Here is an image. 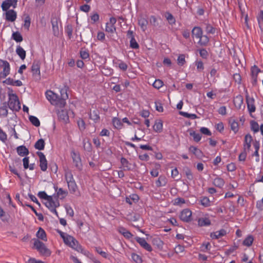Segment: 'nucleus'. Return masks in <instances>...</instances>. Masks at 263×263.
Masks as SVG:
<instances>
[{
  "label": "nucleus",
  "mask_w": 263,
  "mask_h": 263,
  "mask_svg": "<svg viewBox=\"0 0 263 263\" xmlns=\"http://www.w3.org/2000/svg\"><path fill=\"white\" fill-rule=\"evenodd\" d=\"M46 97L52 105L57 106L60 108L64 107L63 105L60 104L61 98L60 96L52 91L47 90L46 92Z\"/></svg>",
  "instance_id": "1"
},
{
  "label": "nucleus",
  "mask_w": 263,
  "mask_h": 263,
  "mask_svg": "<svg viewBox=\"0 0 263 263\" xmlns=\"http://www.w3.org/2000/svg\"><path fill=\"white\" fill-rule=\"evenodd\" d=\"M63 241L65 244L71 247L78 252H82V247L79 245L78 241L72 236L67 234Z\"/></svg>",
  "instance_id": "2"
},
{
  "label": "nucleus",
  "mask_w": 263,
  "mask_h": 263,
  "mask_svg": "<svg viewBox=\"0 0 263 263\" xmlns=\"http://www.w3.org/2000/svg\"><path fill=\"white\" fill-rule=\"evenodd\" d=\"M8 105L13 110H18L21 108L20 103L17 96L15 94H9Z\"/></svg>",
  "instance_id": "3"
},
{
  "label": "nucleus",
  "mask_w": 263,
  "mask_h": 263,
  "mask_svg": "<svg viewBox=\"0 0 263 263\" xmlns=\"http://www.w3.org/2000/svg\"><path fill=\"white\" fill-rule=\"evenodd\" d=\"M34 248L42 254L49 256L51 254L50 251L46 247L45 244L38 240L35 239L33 243Z\"/></svg>",
  "instance_id": "4"
},
{
  "label": "nucleus",
  "mask_w": 263,
  "mask_h": 263,
  "mask_svg": "<svg viewBox=\"0 0 263 263\" xmlns=\"http://www.w3.org/2000/svg\"><path fill=\"white\" fill-rule=\"evenodd\" d=\"M0 67L3 68L0 72V78H5L10 73V64L7 61L0 59Z\"/></svg>",
  "instance_id": "5"
},
{
  "label": "nucleus",
  "mask_w": 263,
  "mask_h": 263,
  "mask_svg": "<svg viewBox=\"0 0 263 263\" xmlns=\"http://www.w3.org/2000/svg\"><path fill=\"white\" fill-rule=\"evenodd\" d=\"M246 102L247 104V107L248 110L250 114L254 112L255 111L256 107L254 105V99L253 98H250L249 96L248 92L247 90L246 91Z\"/></svg>",
  "instance_id": "6"
},
{
  "label": "nucleus",
  "mask_w": 263,
  "mask_h": 263,
  "mask_svg": "<svg viewBox=\"0 0 263 263\" xmlns=\"http://www.w3.org/2000/svg\"><path fill=\"white\" fill-rule=\"evenodd\" d=\"M192 212L188 209L183 210L180 214V219L184 222H189L191 220Z\"/></svg>",
  "instance_id": "7"
},
{
  "label": "nucleus",
  "mask_w": 263,
  "mask_h": 263,
  "mask_svg": "<svg viewBox=\"0 0 263 263\" xmlns=\"http://www.w3.org/2000/svg\"><path fill=\"white\" fill-rule=\"evenodd\" d=\"M36 154L40 158V166L43 171H46L47 168V161L44 154L40 152H37Z\"/></svg>",
  "instance_id": "8"
},
{
  "label": "nucleus",
  "mask_w": 263,
  "mask_h": 263,
  "mask_svg": "<svg viewBox=\"0 0 263 263\" xmlns=\"http://www.w3.org/2000/svg\"><path fill=\"white\" fill-rule=\"evenodd\" d=\"M127 37L130 39V47L133 49H138L139 46L136 42L134 35V32L129 30L127 32Z\"/></svg>",
  "instance_id": "9"
},
{
  "label": "nucleus",
  "mask_w": 263,
  "mask_h": 263,
  "mask_svg": "<svg viewBox=\"0 0 263 263\" xmlns=\"http://www.w3.org/2000/svg\"><path fill=\"white\" fill-rule=\"evenodd\" d=\"M71 156L73 160V162L74 164L76 167L79 170L81 169L82 167V164L81 158L79 154L76 153L74 151H72L71 153Z\"/></svg>",
  "instance_id": "10"
},
{
  "label": "nucleus",
  "mask_w": 263,
  "mask_h": 263,
  "mask_svg": "<svg viewBox=\"0 0 263 263\" xmlns=\"http://www.w3.org/2000/svg\"><path fill=\"white\" fill-rule=\"evenodd\" d=\"M17 0H6L2 4V8L3 11H7L10 6H13L14 8H16Z\"/></svg>",
  "instance_id": "11"
},
{
  "label": "nucleus",
  "mask_w": 263,
  "mask_h": 263,
  "mask_svg": "<svg viewBox=\"0 0 263 263\" xmlns=\"http://www.w3.org/2000/svg\"><path fill=\"white\" fill-rule=\"evenodd\" d=\"M260 72V69L257 66L254 65L251 68L252 83L255 85L257 83V78L258 73Z\"/></svg>",
  "instance_id": "12"
},
{
  "label": "nucleus",
  "mask_w": 263,
  "mask_h": 263,
  "mask_svg": "<svg viewBox=\"0 0 263 263\" xmlns=\"http://www.w3.org/2000/svg\"><path fill=\"white\" fill-rule=\"evenodd\" d=\"M67 90L68 87L66 86H64L60 90L61 95L60 96L61 98V105H63L64 106L66 104V100L68 99V96L67 94Z\"/></svg>",
  "instance_id": "13"
},
{
  "label": "nucleus",
  "mask_w": 263,
  "mask_h": 263,
  "mask_svg": "<svg viewBox=\"0 0 263 263\" xmlns=\"http://www.w3.org/2000/svg\"><path fill=\"white\" fill-rule=\"evenodd\" d=\"M40 61H34L31 66V72L33 76H40Z\"/></svg>",
  "instance_id": "14"
},
{
  "label": "nucleus",
  "mask_w": 263,
  "mask_h": 263,
  "mask_svg": "<svg viewBox=\"0 0 263 263\" xmlns=\"http://www.w3.org/2000/svg\"><path fill=\"white\" fill-rule=\"evenodd\" d=\"M137 241L147 251L151 252L152 251V248L145 240L144 238L138 237L136 239Z\"/></svg>",
  "instance_id": "15"
},
{
  "label": "nucleus",
  "mask_w": 263,
  "mask_h": 263,
  "mask_svg": "<svg viewBox=\"0 0 263 263\" xmlns=\"http://www.w3.org/2000/svg\"><path fill=\"white\" fill-rule=\"evenodd\" d=\"M189 150L198 159H201L203 156L202 151L196 147L191 146Z\"/></svg>",
  "instance_id": "16"
},
{
  "label": "nucleus",
  "mask_w": 263,
  "mask_h": 263,
  "mask_svg": "<svg viewBox=\"0 0 263 263\" xmlns=\"http://www.w3.org/2000/svg\"><path fill=\"white\" fill-rule=\"evenodd\" d=\"M243 97L241 95H238L234 98L233 103L237 109H240L243 105Z\"/></svg>",
  "instance_id": "17"
},
{
  "label": "nucleus",
  "mask_w": 263,
  "mask_h": 263,
  "mask_svg": "<svg viewBox=\"0 0 263 263\" xmlns=\"http://www.w3.org/2000/svg\"><path fill=\"white\" fill-rule=\"evenodd\" d=\"M252 141V136L249 134L247 135L245 138V144L243 145V148L245 151H249L250 150Z\"/></svg>",
  "instance_id": "18"
},
{
  "label": "nucleus",
  "mask_w": 263,
  "mask_h": 263,
  "mask_svg": "<svg viewBox=\"0 0 263 263\" xmlns=\"http://www.w3.org/2000/svg\"><path fill=\"white\" fill-rule=\"evenodd\" d=\"M6 17L7 21L14 22L16 18V13L13 10H9L6 13Z\"/></svg>",
  "instance_id": "19"
},
{
  "label": "nucleus",
  "mask_w": 263,
  "mask_h": 263,
  "mask_svg": "<svg viewBox=\"0 0 263 263\" xmlns=\"http://www.w3.org/2000/svg\"><path fill=\"white\" fill-rule=\"evenodd\" d=\"M227 234L226 231L224 229H221L219 231L211 233L210 236L212 239H218Z\"/></svg>",
  "instance_id": "20"
},
{
  "label": "nucleus",
  "mask_w": 263,
  "mask_h": 263,
  "mask_svg": "<svg viewBox=\"0 0 263 263\" xmlns=\"http://www.w3.org/2000/svg\"><path fill=\"white\" fill-rule=\"evenodd\" d=\"M58 118L60 120L66 123L69 120V117L67 111L64 110L59 111L58 112Z\"/></svg>",
  "instance_id": "21"
},
{
  "label": "nucleus",
  "mask_w": 263,
  "mask_h": 263,
  "mask_svg": "<svg viewBox=\"0 0 263 263\" xmlns=\"http://www.w3.org/2000/svg\"><path fill=\"white\" fill-rule=\"evenodd\" d=\"M3 83L7 85L17 86H21L23 85L22 82L20 80L14 81L12 78H7L6 80L3 81Z\"/></svg>",
  "instance_id": "22"
},
{
  "label": "nucleus",
  "mask_w": 263,
  "mask_h": 263,
  "mask_svg": "<svg viewBox=\"0 0 263 263\" xmlns=\"http://www.w3.org/2000/svg\"><path fill=\"white\" fill-rule=\"evenodd\" d=\"M45 204L49 209L52 208H57L59 206V202H54L52 196H51L50 199L48 198L46 200V202L45 203Z\"/></svg>",
  "instance_id": "23"
},
{
  "label": "nucleus",
  "mask_w": 263,
  "mask_h": 263,
  "mask_svg": "<svg viewBox=\"0 0 263 263\" xmlns=\"http://www.w3.org/2000/svg\"><path fill=\"white\" fill-rule=\"evenodd\" d=\"M167 183V179L165 176L161 175L156 181V185L157 187L165 186Z\"/></svg>",
  "instance_id": "24"
},
{
  "label": "nucleus",
  "mask_w": 263,
  "mask_h": 263,
  "mask_svg": "<svg viewBox=\"0 0 263 263\" xmlns=\"http://www.w3.org/2000/svg\"><path fill=\"white\" fill-rule=\"evenodd\" d=\"M202 34V30L199 27H194L192 30V35L193 37H195L198 39L201 37Z\"/></svg>",
  "instance_id": "25"
},
{
  "label": "nucleus",
  "mask_w": 263,
  "mask_h": 263,
  "mask_svg": "<svg viewBox=\"0 0 263 263\" xmlns=\"http://www.w3.org/2000/svg\"><path fill=\"white\" fill-rule=\"evenodd\" d=\"M229 124L231 130H233L234 133H236L239 129L238 123L234 119L231 118L229 120Z\"/></svg>",
  "instance_id": "26"
},
{
  "label": "nucleus",
  "mask_w": 263,
  "mask_h": 263,
  "mask_svg": "<svg viewBox=\"0 0 263 263\" xmlns=\"http://www.w3.org/2000/svg\"><path fill=\"white\" fill-rule=\"evenodd\" d=\"M120 162L124 171H130L132 170L131 164L126 158L122 157Z\"/></svg>",
  "instance_id": "27"
},
{
  "label": "nucleus",
  "mask_w": 263,
  "mask_h": 263,
  "mask_svg": "<svg viewBox=\"0 0 263 263\" xmlns=\"http://www.w3.org/2000/svg\"><path fill=\"white\" fill-rule=\"evenodd\" d=\"M138 24L140 26L143 31H145L147 29L148 21L144 17H141L138 19Z\"/></svg>",
  "instance_id": "28"
},
{
  "label": "nucleus",
  "mask_w": 263,
  "mask_h": 263,
  "mask_svg": "<svg viewBox=\"0 0 263 263\" xmlns=\"http://www.w3.org/2000/svg\"><path fill=\"white\" fill-rule=\"evenodd\" d=\"M51 24L52 26V30L53 32V34L55 36H58L59 35V29L58 27V23L57 19L55 18L52 20Z\"/></svg>",
  "instance_id": "29"
},
{
  "label": "nucleus",
  "mask_w": 263,
  "mask_h": 263,
  "mask_svg": "<svg viewBox=\"0 0 263 263\" xmlns=\"http://www.w3.org/2000/svg\"><path fill=\"white\" fill-rule=\"evenodd\" d=\"M16 150L18 154L21 156H26L29 154L28 149L24 145L17 147Z\"/></svg>",
  "instance_id": "30"
},
{
  "label": "nucleus",
  "mask_w": 263,
  "mask_h": 263,
  "mask_svg": "<svg viewBox=\"0 0 263 263\" xmlns=\"http://www.w3.org/2000/svg\"><path fill=\"white\" fill-rule=\"evenodd\" d=\"M36 236L39 239L44 241H47L46 234L42 228H39V230L36 234Z\"/></svg>",
  "instance_id": "31"
},
{
  "label": "nucleus",
  "mask_w": 263,
  "mask_h": 263,
  "mask_svg": "<svg viewBox=\"0 0 263 263\" xmlns=\"http://www.w3.org/2000/svg\"><path fill=\"white\" fill-rule=\"evenodd\" d=\"M16 53L20 57V58L24 60L26 58V51L20 46H18L16 49Z\"/></svg>",
  "instance_id": "32"
},
{
  "label": "nucleus",
  "mask_w": 263,
  "mask_h": 263,
  "mask_svg": "<svg viewBox=\"0 0 263 263\" xmlns=\"http://www.w3.org/2000/svg\"><path fill=\"white\" fill-rule=\"evenodd\" d=\"M198 223L200 227L208 226L211 224V221L208 218H201L198 219Z\"/></svg>",
  "instance_id": "33"
},
{
  "label": "nucleus",
  "mask_w": 263,
  "mask_h": 263,
  "mask_svg": "<svg viewBox=\"0 0 263 263\" xmlns=\"http://www.w3.org/2000/svg\"><path fill=\"white\" fill-rule=\"evenodd\" d=\"M45 147V142L43 139L37 140L34 144V147L38 150H43Z\"/></svg>",
  "instance_id": "34"
},
{
  "label": "nucleus",
  "mask_w": 263,
  "mask_h": 263,
  "mask_svg": "<svg viewBox=\"0 0 263 263\" xmlns=\"http://www.w3.org/2000/svg\"><path fill=\"white\" fill-rule=\"evenodd\" d=\"M119 232L127 238H130L133 236V235L129 231L123 227L119 228Z\"/></svg>",
  "instance_id": "35"
},
{
  "label": "nucleus",
  "mask_w": 263,
  "mask_h": 263,
  "mask_svg": "<svg viewBox=\"0 0 263 263\" xmlns=\"http://www.w3.org/2000/svg\"><path fill=\"white\" fill-rule=\"evenodd\" d=\"M213 184L215 186L218 187H222L224 184V181L221 178H216L213 181Z\"/></svg>",
  "instance_id": "36"
},
{
  "label": "nucleus",
  "mask_w": 263,
  "mask_h": 263,
  "mask_svg": "<svg viewBox=\"0 0 263 263\" xmlns=\"http://www.w3.org/2000/svg\"><path fill=\"white\" fill-rule=\"evenodd\" d=\"M162 127L163 124L161 121H156L153 126L154 130L157 133H160L162 131Z\"/></svg>",
  "instance_id": "37"
},
{
  "label": "nucleus",
  "mask_w": 263,
  "mask_h": 263,
  "mask_svg": "<svg viewBox=\"0 0 263 263\" xmlns=\"http://www.w3.org/2000/svg\"><path fill=\"white\" fill-rule=\"evenodd\" d=\"M205 30L208 34H214L215 33L216 28L213 27L210 24H205Z\"/></svg>",
  "instance_id": "38"
},
{
  "label": "nucleus",
  "mask_w": 263,
  "mask_h": 263,
  "mask_svg": "<svg viewBox=\"0 0 263 263\" xmlns=\"http://www.w3.org/2000/svg\"><path fill=\"white\" fill-rule=\"evenodd\" d=\"M30 122L35 126L39 127L40 125L39 120L35 116H30L29 117Z\"/></svg>",
  "instance_id": "39"
},
{
  "label": "nucleus",
  "mask_w": 263,
  "mask_h": 263,
  "mask_svg": "<svg viewBox=\"0 0 263 263\" xmlns=\"http://www.w3.org/2000/svg\"><path fill=\"white\" fill-rule=\"evenodd\" d=\"M253 237L251 235H249L247 236V237L243 240V245L244 246L250 247L252 245L253 242Z\"/></svg>",
  "instance_id": "40"
},
{
  "label": "nucleus",
  "mask_w": 263,
  "mask_h": 263,
  "mask_svg": "<svg viewBox=\"0 0 263 263\" xmlns=\"http://www.w3.org/2000/svg\"><path fill=\"white\" fill-rule=\"evenodd\" d=\"M198 39H200L198 43L202 46H205L209 42V39L206 35H202V34L201 37Z\"/></svg>",
  "instance_id": "41"
},
{
  "label": "nucleus",
  "mask_w": 263,
  "mask_h": 263,
  "mask_svg": "<svg viewBox=\"0 0 263 263\" xmlns=\"http://www.w3.org/2000/svg\"><path fill=\"white\" fill-rule=\"evenodd\" d=\"M69 190L72 193L76 192L77 189V185L75 182V181L67 183Z\"/></svg>",
  "instance_id": "42"
},
{
  "label": "nucleus",
  "mask_w": 263,
  "mask_h": 263,
  "mask_svg": "<svg viewBox=\"0 0 263 263\" xmlns=\"http://www.w3.org/2000/svg\"><path fill=\"white\" fill-rule=\"evenodd\" d=\"M65 179L67 183L74 181L73 175L70 171H66L65 173Z\"/></svg>",
  "instance_id": "43"
},
{
  "label": "nucleus",
  "mask_w": 263,
  "mask_h": 263,
  "mask_svg": "<svg viewBox=\"0 0 263 263\" xmlns=\"http://www.w3.org/2000/svg\"><path fill=\"white\" fill-rule=\"evenodd\" d=\"M112 124L116 128H121L122 126V123L120 119L117 118H114L112 119Z\"/></svg>",
  "instance_id": "44"
},
{
  "label": "nucleus",
  "mask_w": 263,
  "mask_h": 263,
  "mask_svg": "<svg viewBox=\"0 0 263 263\" xmlns=\"http://www.w3.org/2000/svg\"><path fill=\"white\" fill-rule=\"evenodd\" d=\"M190 135L193 137L194 140L195 142H198L201 140V135L199 133H196L195 131H191Z\"/></svg>",
  "instance_id": "45"
},
{
  "label": "nucleus",
  "mask_w": 263,
  "mask_h": 263,
  "mask_svg": "<svg viewBox=\"0 0 263 263\" xmlns=\"http://www.w3.org/2000/svg\"><path fill=\"white\" fill-rule=\"evenodd\" d=\"M12 38L16 42H21L23 41V37L19 32H15L12 34Z\"/></svg>",
  "instance_id": "46"
},
{
  "label": "nucleus",
  "mask_w": 263,
  "mask_h": 263,
  "mask_svg": "<svg viewBox=\"0 0 263 263\" xmlns=\"http://www.w3.org/2000/svg\"><path fill=\"white\" fill-rule=\"evenodd\" d=\"M165 17L170 24L173 25L175 23L176 20L171 13L167 12L165 14Z\"/></svg>",
  "instance_id": "47"
},
{
  "label": "nucleus",
  "mask_w": 263,
  "mask_h": 263,
  "mask_svg": "<svg viewBox=\"0 0 263 263\" xmlns=\"http://www.w3.org/2000/svg\"><path fill=\"white\" fill-rule=\"evenodd\" d=\"M7 115L8 110L7 109V106L6 104H4L3 106L0 107V116L6 117Z\"/></svg>",
  "instance_id": "48"
},
{
  "label": "nucleus",
  "mask_w": 263,
  "mask_h": 263,
  "mask_svg": "<svg viewBox=\"0 0 263 263\" xmlns=\"http://www.w3.org/2000/svg\"><path fill=\"white\" fill-rule=\"evenodd\" d=\"M116 29L115 25H111L106 23V28H105V31L106 32L111 33H113L116 31Z\"/></svg>",
  "instance_id": "49"
},
{
  "label": "nucleus",
  "mask_w": 263,
  "mask_h": 263,
  "mask_svg": "<svg viewBox=\"0 0 263 263\" xmlns=\"http://www.w3.org/2000/svg\"><path fill=\"white\" fill-rule=\"evenodd\" d=\"M90 118L96 122L99 120L100 117L97 111L94 110L92 112L90 113Z\"/></svg>",
  "instance_id": "50"
},
{
  "label": "nucleus",
  "mask_w": 263,
  "mask_h": 263,
  "mask_svg": "<svg viewBox=\"0 0 263 263\" xmlns=\"http://www.w3.org/2000/svg\"><path fill=\"white\" fill-rule=\"evenodd\" d=\"M179 114L180 115L183 116L184 117L191 118L192 119H196L197 117V115L195 114H190L186 112L180 111Z\"/></svg>",
  "instance_id": "51"
},
{
  "label": "nucleus",
  "mask_w": 263,
  "mask_h": 263,
  "mask_svg": "<svg viewBox=\"0 0 263 263\" xmlns=\"http://www.w3.org/2000/svg\"><path fill=\"white\" fill-rule=\"evenodd\" d=\"M26 205L31 208V209L34 213V214L36 215V216H37L38 217V219L40 220H41V221L43 220L44 217L42 213H38L36 212V211L35 210V209L32 205H29V204H27Z\"/></svg>",
  "instance_id": "52"
},
{
  "label": "nucleus",
  "mask_w": 263,
  "mask_h": 263,
  "mask_svg": "<svg viewBox=\"0 0 263 263\" xmlns=\"http://www.w3.org/2000/svg\"><path fill=\"white\" fill-rule=\"evenodd\" d=\"M132 258L136 263H142V262L141 257L136 253H133L132 254Z\"/></svg>",
  "instance_id": "53"
},
{
  "label": "nucleus",
  "mask_w": 263,
  "mask_h": 263,
  "mask_svg": "<svg viewBox=\"0 0 263 263\" xmlns=\"http://www.w3.org/2000/svg\"><path fill=\"white\" fill-rule=\"evenodd\" d=\"M251 129L252 130H253L254 132L256 133V132H258L259 125L256 122H255L254 121H252L251 122Z\"/></svg>",
  "instance_id": "54"
},
{
  "label": "nucleus",
  "mask_w": 263,
  "mask_h": 263,
  "mask_svg": "<svg viewBox=\"0 0 263 263\" xmlns=\"http://www.w3.org/2000/svg\"><path fill=\"white\" fill-rule=\"evenodd\" d=\"M178 64L179 65L182 66L183 65L186 61L185 60V55L184 54H180L178 58L177 59Z\"/></svg>",
  "instance_id": "55"
},
{
  "label": "nucleus",
  "mask_w": 263,
  "mask_h": 263,
  "mask_svg": "<svg viewBox=\"0 0 263 263\" xmlns=\"http://www.w3.org/2000/svg\"><path fill=\"white\" fill-rule=\"evenodd\" d=\"M163 82L161 80L158 79L155 81V82L153 83V85L155 88L159 89L163 86Z\"/></svg>",
  "instance_id": "56"
},
{
  "label": "nucleus",
  "mask_w": 263,
  "mask_h": 263,
  "mask_svg": "<svg viewBox=\"0 0 263 263\" xmlns=\"http://www.w3.org/2000/svg\"><path fill=\"white\" fill-rule=\"evenodd\" d=\"M150 24L154 27H158L159 23L157 18L155 16H151L149 19Z\"/></svg>",
  "instance_id": "57"
},
{
  "label": "nucleus",
  "mask_w": 263,
  "mask_h": 263,
  "mask_svg": "<svg viewBox=\"0 0 263 263\" xmlns=\"http://www.w3.org/2000/svg\"><path fill=\"white\" fill-rule=\"evenodd\" d=\"M184 171L187 179L192 180L193 179V176L191 171L189 168H185L184 169Z\"/></svg>",
  "instance_id": "58"
},
{
  "label": "nucleus",
  "mask_w": 263,
  "mask_h": 263,
  "mask_svg": "<svg viewBox=\"0 0 263 263\" xmlns=\"http://www.w3.org/2000/svg\"><path fill=\"white\" fill-rule=\"evenodd\" d=\"M37 195L40 198L44 199L46 200L48 198H51V196L47 195L44 191L39 192Z\"/></svg>",
  "instance_id": "59"
},
{
  "label": "nucleus",
  "mask_w": 263,
  "mask_h": 263,
  "mask_svg": "<svg viewBox=\"0 0 263 263\" xmlns=\"http://www.w3.org/2000/svg\"><path fill=\"white\" fill-rule=\"evenodd\" d=\"M95 250L96 251V252L99 254L100 255H101L102 257H103L104 258H106L107 257H108V254L106 252H104V251H102L101 250V248H100V247H96L95 248Z\"/></svg>",
  "instance_id": "60"
},
{
  "label": "nucleus",
  "mask_w": 263,
  "mask_h": 263,
  "mask_svg": "<svg viewBox=\"0 0 263 263\" xmlns=\"http://www.w3.org/2000/svg\"><path fill=\"white\" fill-rule=\"evenodd\" d=\"M65 31L67 33V34H68V36H69V39H70L72 36V31H73L72 26L70 25H68L66 27Z\"/></svg>",
  "instance_id": "61"
},
{
  "label": "nucleus",
  "mask_w": 263,
  "mask_h": 263,
  "mask_svg": "<svg viewBox=\"0 0 263 263\" xmlns=\"http://www.w3.org/2000/svg\"><path fill=\"white\" fill-rule=\"evenodd\" d=\"M201 204L204 206H208L210 205V200L208 197H203L200 200Z\"/></svg>",
  "instance_id": "62"
},
{
  "label": "nucleus",
  "mask_w": 263,
  "mask_h": 263,
  "mask_svg": "<svg viewBox=\"0 0 263 263\" xmlns=\"http://www.w3.org/2000/svg\"><path fill=\"white\" fill-rule=\"evenodd\" d=\"M184 251V247L180 245H177L175 248V252L177 254L183 253Z\"/></svg>",
  "instance_id": "63"
},
{
  "label": "nucleus",
  "mask_w": 263,
  "mask_h": 263,
  "mask_svg": "<svg viewBox=\"0 0 263 263\" xmlns=\"http://www.w3.org/2000/svg\"><path fill=\"white\" fill-rule=\"evenodd\" d=\"M199 54L200 57L203 59H206L208 57V52L205 49L199 50Z\"/></svg>",
  "instance_id": "64"
}]
</instances>
